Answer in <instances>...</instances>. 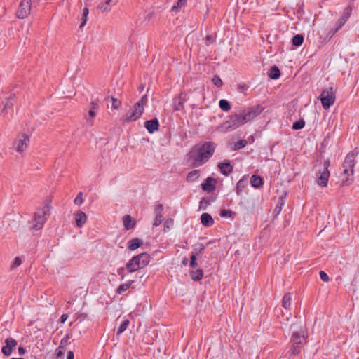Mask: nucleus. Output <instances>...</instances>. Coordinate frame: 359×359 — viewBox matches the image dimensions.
Returning a JSON list of instances; mask_svg holds the SVG:
<instances>
[{
  "instance_id": "a878e982",
  "label": "nucleus",
  "mask_w": 359,
  "mask_h": 359,
  "mask_svg": "<svg viewBox=\"0 0 359 359\" xmlns=\"http://www.w3.org/2000/svg\"><path fill=\"white\" fill-rule=\"evenodd\" d=\"M268 76L272 79H277L280 76V71L276 65L272 66L268 72Z\"/></svg>"
},
{
  "instance_id": "79ce46f5",
  "label": "nucleus",
  "mask_w": 359,
  "mask_h": 359,
  "mask_svg": "<svg viewBox=\"0 0 359 359\" xmlns=\"http://www.w3.org/2000/svg\"><path fill=\"white\" fill-rule=\"evenodd\" d=\"M351 11H352L351 7H350V6L346 7L344 10L343 15L341 18H342L343 19H344L345 20L347 21V20L348 19V18L351 15Z\"/></svg>"
},
{
  "instance_id": "e2e57ef3",
  "label": "nucleus",
  "mask_w": 359,
  "mask_h": 359,
  "mask_svg": "<svg viewBox=\"0 0 359 359\" xmlns=\"http://www.w3.org/2000/svg\"><path fill=\"white\" fill-rule=\"evenodd\" d=\"M68 318L67 314H62L60 317V323H64Z\"/></svg>"
},
{
  "instance_id": "bf43d9fd",
  "label": "nucleus",
  "mask_w": 359,
  "mask_h": 359,
  "mask_svg": "<svg viewBox=\"0 0 359 359\" xmlns=\"http://www.w3.org/2000/svg\"><path fill=\"white\" fill-rule=\"evenodd\" d=\"M125 269L126 268H123V267H121V268H119L117 270V273L119 276H121V278L123 279L124 278V275H123V272L125 271Z\"/></svg>"
},
{
  "instance_id": "cd10ccee",
  "label": "nucleus",
  "mask_w": 359,
  "mask_h": 359,
  "mask_svg": "<svg viewBox=\"0 0 359 359\" xmlns=\"http://www.w3.org/2000/svg\"><path fill=\"white\" fill-rule=\"evenodd\" d=\"M215 197L210 196V198L206 197H203L201 198L199 204V209L205 210L208 205H210L211 202L215 201Z\"/></svg>"
},
{
  "instance_id": "3c124183",
  "label": "nucleus",
  "mask_w": 359,
  "mask_h": 359,
  "mask_svg": "<svg viewBox=\"0 0 359 359\" xmlns=\"http://www.w3.org/2000/svg\"><path fill=\"white\" fill-rule=\"evenodd\" d=\"M163 220V215L161 214H156V218L154 222V226H159Z\"/></svg>"
},
{
  "instance_id": "f257e3e1",
  "label": "nucleus",
  "mask_w": 359,
  "mask_h": 359,
  "mask_svg": "<svg viewBox=\"0 0 359 359\" xmlns=\"http://www.w3.org/2000/svg\"><path fill=\"white\" fill-rule=\"evenodd\" d=\"M216 144L205 142L198 148L192 149L190 154L193 158V167H198L206 163L213 155Z\"/></svg>"
},
{
  "instance_id": "5701e85b",
  "label": "nucleus",
  "mask_w": 359,
  "mask_h": 359,
  "mask_svg": "<svg viewBox=\"0 0 359 359\" xmlns=\"http://www.w3.org/2000/svg\"><path fill=\"white\" fill-rule=\"evenodd\" d=\"M76 224L78 227H81L87 219L86 215L82 211H78L75 215Z\"/></svg>"
},
{
  "instance_id": "864d4df0",
  "label": "nucleus",
  "mask_w": 359,
  "mask_h": 359,
  "mask_svg": "<svg viewBox=\"0 0 359 359\" xmlns=\"http://www.w3.org/2000/svg\"><path fill=\"white\" fill-rule=\"evenodd\" d=\"M320 279L324 282L329 281V276L328 275L323 271H320L319 273Z\"/></svg>"
},
{
  "instance_id": "6e6552de",
  "label": "nucleus",
  "mask_w": 359,
  "mask_h": 359,
  "mask_svg": "<svg viewBox=\"0 0 359 359\" xmlns=\"http://www.w3.org/2000/svg\"><path fill=\"white\" fill-rule=\"evenodd\" d=\"M144 109V107L140 106L139 103H135L133 107L126 112L123 121L126 122L137 121L143 114Z\"/></svg>"
},
{
  "instance_id": "9d476101",
  "label": "nucleus",
  "mask_w": 359,
  "mask_h": 359,
  "mask_svg": "<svg viewBox=\"0 0 359 359\" xmlns=\"http://www.w3.org/2000/svg\"><path fill=\"white\" fill-rule=\"evenodd\" d=\"M263 110L264 107L260 104L249 107L247 111L243 110L241 112L242 115L243 116V120H245V123L250 120H252L253 118L259 116L263 111Z\"/></svg>"
},
{
  "instance_id": "f704fd0d",
  "label": "nucleus",
  "mask_w": 359,
  "mask_h": 359,
  "mask_svg": "<svg viewBox=\"0 0 359 359\" xmlns=\"http://www.w3.org/2000/svg\"><path fill=\"white\" fill-rule=\"evenodd\" d=\"M304 38L302 34H297L293 36L292 39V43L294 46H300L304 42Z\"/></svg>"
},
{
  "instance_id": "0eeeda50",
  "label": "nucleus",
  "mask_w": 359,
  "mask_h": 359,
  "mask_svg": "<svg viewBox=\"0 0 359 359\" xmlns=\"http://www.w3.org/2000/svg\"><path fill=\"white\" fill-rule=\"evenodd\" d=\"M306 339V334H297V331L292 334L290 343L292 344L291 351L292 355L299 354L301 351L303 341Z\"/></svg>"
},
{
  "instance_id": "4be33fe9",
  "label": "nucleus",
  "mask_w": 359,
  "mask_h": 359,
  "mask_svg": "<svg viewBox=\"0 0 359 359\" xmlns=\"http://www.w3.org/2000/svg\"><path fill=\"white\" fill-rule=\"evenodd\" d=\"M201 222L205 227L212 226L214 224V219L209 213H203L201 216Z\"/></svg>"
},
{
  "instance_id": "774afa93",
  "label": "nucleus",
  "mask_w": 359,
  "mask_h": 359,
  "mask_svg": "<svg viewBox=\"0 0 359 359\" xmlns=\"http://www.w3.org/2000/svg\"><path fill=\"white\" fill-rule=\"evenodd\" d=\"M182 263H183L184 264H187V259L186 258H185V259H184V260H183Z\"/></svg>"
},
{
  "instance_id": "c03bdc74",
  "label": "nucleus",
  "mask_w": 359,
  "mask_h": 359,
  "mask_svg": "<svg viewBox=\"0 0 359 359\" xmlns=\"http://www.w3.org/2000/svg\"><path fill=\"white\" fill-rule=\"evenodd\" d=\"M74 203L80 206L83 203V193L79 192L74 201Z\"/></svg>"
},
{
  "instance_id": "603ef678",
  "label": "nucleus",
  "mask_w": 359,
  "mask_h": 359,
  "mask_svg": "<svg viewBox=\"0 0 359 359\" xmlns=\"http://www.w3.org/2000/svg\"><path fill=\"white\" fill-rule=\"evenodd\" d=\"M190 266L192 268H196L197 266L196 255L195 254H192L191 256Z\"/></svg>"
},
{
  "instance_id": "58836bf2",
  "label": "nucleus",
  "mask_w": 359,
  "mask_h": 359,
  "mask_svg": "<svg viewBox=\"0 0 359 359\" xmlns=\"http://www.w3.org/2000/svg\"><path fill=\"white\" fill-rule=\"evenodd\" d=\"M88 13H89V10H88V7H85L83 10V14H82V18H81V25H80V28H82L84 27V25H86V22H87V19H88Z\"/></svg>"
},
{
  "instance_id": "4d7b16f0",
  "label": "nucleus",
  "mask_w": 359,
  "mask_h": 359,
  "mask_svg": "<svg viewBox=\"0 0 359 359\" xmlns=\"http://www.w3.org/2000/svg\"><path fill=\"white\" fill-rule=\"evenodd\" d=\"M163 205L162 204H158L156 206L155 211H156V214H161V211L163 210Z\"/></svg>"
},
{
  "instance_id": "6ab92c4d",
  "label": "nucleus",
  "mask_w": 359,
  "mask_h": 359,
  "mask_svg": "<svg viewBox=\"0 0 359 359\" xmlns=\"http://www.w3.org/2000/svg\"><path fill=\"white\" fill-rule=\"evenodd\" d=\"M217 167L219 168L221 172L225 176H228L233 172V166L228 160L219 163Z\"/></svg>"
},
{
  "instance_id": "423d86ee",
  "label": "nucleus",
  "mask_w": 359,
  "mask_h": 359,
  "mask_svg": "<svg viewBox=\"0 0 359 359\" xmlns=\"http://www.w3.org/2000/svg\"><path fill=\"white\" fill-rule=\"evenodd\" d=\"M319 99L321 101L322 105L324 109H329L335 101V95L332 87L325 88L321 93Z\"/></svg>"
},
{
  "instance_id": "c9c22d12",
  "label": "nucleus",
  "mask_w": 359,
  "mask_h": 359,
  "mask_svg": "<svg viewBox=\"0 0 359 359\" xmlns=\"http://www.w3.org/2000/svg\"><path fill=\"white\" fill-rule=\"evenodd\" d=\"M346 22V20L340 18L337 22L336 27L333 30L330 31L328 35H330V37L332 36L345 24Z\"/></svg>"
},
{
  "instance_id": "0e129e2a",
  "label": "nucleus",
  "mask_w": 359,
  "mask_h": 359,
  "mask_svg": "<svg viewBox=\"0 0 359 359\" xmlns=\"http://www.w3.org/2000/svg\"><path fill=\"white\" fill-rule=\"evenodd\" d=\"M173 220L170 219V220H167L164 224V229L165 230L166 228L169 229V224L172 223Z\"/></svg>"
},
{
  "instance_id": "9b49d317",
  "label": "nucleus",
  "mask_w": 359,
  "mask_h": 359,
  "mask_svg": "<svg viewBox=\"0 0 359 359\" xmlns=\"http://www.w3.org/2000/svg\"><path fill=\"white\" fill-rule=\"evenodd\" d=\"M31 9V0H22L16 12L17 18L19 19L26 18L30 14Z\"/></svg>"
},
{
  "instance_id": "72a5a7b5",
  "label": "nucleus",
  "mask_w": 359,
  "mask_h": 359,
  "mask_svg": "<svg viewBox=\"0 0 359 359\" xmlns=\"http://www.w3.org/2000/svg\"><path fill=\"white\" fill-rule=\"evenodd\" d=\"M190 274L192 280H194V281H199L203 277V271L201 269L191 271Z\"/></svg>"
},
{
  "instance_id": "e433bc0d",
  "label": "nucleus",
  "mask_w": 359,
  "mask_h": 359,
  "mask_svg": "<svg viewBox=\"0 0 359 359\" xmlns=\"http://www.w3.org/2000/svg\"><path fill=\"white\" fill-rule=\"evenodd\" d=\"M130 324V320L128 319L124 320L122 323L120 325L116 334L120 336L128 327Z\"/></svg>"
},
{
  "instance_id": "20e7f679",
  "label": "nucleus",
  "mask_w": 359,
  "mask_h": 359,
  "mask_svg": "<svg viewBox=\"0 0 359 359\" xmlns=\"http://www.w3.org/2000/svg\"><path fill=\"white\" fill-rule=\"evenodd\" d=\"M243 119V116L241 112L239 114H233L229 116L228 120L224 121L219 126V129L221 131L224 133L232 131L245 123V120Z\"/></svg>"
},
{
  "instance_id": "f3484780",
  "label": "nucleus",
  "mask_w": 359,
  "mask_h": 359,
  "mask_svg": "<svg viewBox=\"0 0 359 359\" xmlns=\"http://www.w3.org/2000/svg\"><path fill=\"white\" fill-rule=\"evenodd\" d=\"M15 103V95H11L3 102L4 107L0 113V115L5 116L8 113V110L11 109Z\"/></svg>"
},
{
  "instance_id": "bb28decb",
  "label": "nucleus",
  "mask_w": 359,
  "mask_h": 359,
  "mask_svg": "<svg viewBox=\"0 0 359 359\" xmlns=\"http://www.w3.org/2000/svg\"><path fill=\"white\" fill-rule=\"evenodd\" d=\"M250 183L253 187L260 188L262 187L264 181L261 177L256 175H253L251 177Z\"/></svg>"
},
{
  "instance_id": "a211bd4d",
  "label": "nucleus",
  "mask_w": 359,
  "mask_h": 359,
  "mask_svg": "<svg viewBox=\"0 0 359 359\" xmlns=\"http://www.w3.org/2000/svg\"><path fill=\"white\" fill-rule=\"evenodd\" d=\"M216 182L215 179L212 177H208L206 180L201 184V188L203 191H207L208 192H212L215 190L216 187L215 183Z\"/></svg>"
},
{
  "instance_id": "4468645a",
  "label": "nucleus",
  "mask_w": 359,
  "mask_h": 359,
  "mask_svg": "<svg viewBox=\"0 0 359 359\" xmlns=\"http://www.w3.org/2000/svg\"><path fill=\"white\" fill-rule=\"evenodd\" d=\"M316 175L318 177L317 184L322 187H327L330 177L329 170L327 168H323V170H320Z\"/></svg>"
},
{
  "instance_id": "c85d7f7f",
  "label": "nucleus",
  "mask_w": 359,
  "mask_h": 359,
  "mask_svg": "<svg viewBox=\"0 0 359 359\" xmlns=\"http://www.w3.org/2000/svg\"><path fill=\"white\" fill-rule=\"evenodd\" d=\"M291 294L287 293L285 294L282 299V307H283L285 310L289 311L290 305H291Z\"/></svg>"
},
{
  "instance_id": "ddd939ff",
  "label": "nucleus",
  "mask_w": 359,
  "mask_h": 359,
  "mask_svg": "<svg viewBox=\"0 0 359 359\" xmlns=\"http://www.w3.org/2000/svg\"><path fill=\"white\" fill-rule=\"evenodd\" d=\"M5 345L1 348V352L5 356H10L13 349L16 347L18 345L17 341L12 338V337H8L5 339Z\"/></svg>"
},
{
  "instance_id": "09e8293b",
  "label": "nucleus",
  "mask_w": 359,
  "mask_h": 359,
  "mask_svg": "<svg viewBox=\"0 0 359 359\" xmlns=\"http://www.w3.org/2000/svg\"><path fill=\"white\" fill-rule=\"evenodd\" d=\"M205 251V246L203 244H199L198 248H195L194 252L196 255H200Z\"/></svg>"
},
{
  "instance_id": "b1692460",
  "label": "nucleus",
  "mask_w": 359,
  "mask_h": 359,
  "mask_svg": "<svg viewBox=\"0 0 359 359\" xmlns=\"http://www.w3.org/2000/svg\"><path fill=\"white\" fill-rule=\"evenodd\" d=\"M123 223L124 228L126 230L132 229L135 226V222L132 219L131 216L129 215H126L123 216Z\"/></svg>"
},
{
  "instance_id": "a18cd8bd",
  "label": "nucleus",
  "mask_w": 359,
  "mask_h": 359,
  "mask_svg": "<svg viewBox=\"0 0 359 359\" xmlns=\"http://www.w3.org/2000/svg\"><path fill=\"white\" fill-rule=\"evenodd\" d=\"M212 83L217 87H221L223 85V82L219 76H214L212 79Z\"/></svg>"
},
{
  "instance_id": "7c9ffc66",
  "label": "nucleus",
  "mask_w": 359,
  "mask_h": 359,
  "mask_svg": "<svg viewBox=\"0 0 359 359\" xmlns=\"http://www.w3.org/2000/svg\"><path fill=\"white\" fill-rule=\"evenodd\" d=\"M200 176V171L198 170H194L189 172L187 175V181L189 182H193L196 181Z\"/></svg>"
},
{
  "instance_id": "412c9836",
  "label": "nucleus",
  "mask_w": 359,
  "mask_h": 359,
  "mask_svg": "<svg viewBox=\"0 0 359 359\" xmlns=\"http://www.w3.org/2000/svg\"><path fill=\"white\" fill-rule=\"evenodd\" d=\"M118 0H106L104 2L100 3L97 6V8L102 12L109 11L111 6H114L117 4Z\"/></svg>"
},
{
  "instance_id": "69168bd1",
  "label": "nucleus",
  "mask_w": 359,
  "mask_h": 359,
  "mask_svg": "<svg viewBox=\"0 0 359 359\" xmlns=\"http://www.w3.org/2000/svg\"><path fill=\"white\" fill-rule=\"evenodd\" d=\"M323 166H324L323 168H327L328 170V167L330 166V161L329 160L325 161L323 163Z\"/></svg>"
},
{
  "instance_id": "49530a36",
  "label": "nucleus",
  "mask_w": 359,
  "mask_h": 359,
  "mask_svg": "<svg viewBox=\"0 0 359 359\" xmlns=\"http://www.w3.org/2000/svg\"><path fill=\"white\" fill-rule=\"evenodd\" d=\"M22 264V260L20 259V257H16L13 263L11 264V269H14L15 268H17L18 266H19L20 264Z\"/></svg>"
},
{
  "instance_id": "338daca9",
  "label": "nucleus",
  "mask_w": 359,
  "mask_h": 359,
  "mask_svg": "<svg viewBox=\"0 0 359 359\" xmlns=\"http://www.w3.org/2000/svg\"><path fill=\"white\" fill-rule=\"evenodd\" d=\"M179 9L180 8L177 5H174L171 8L172 11L175 13H177L179 11Z\"/></svg>"
},
{
  "instance_id": "1a4fd4ad",
  "label": "nucleus",
  "mask_w": 359,
  "mask_h": 359,
  "mask_svg": "<svg viewBox=\"0 0 359 359\" xmlns=\"http://www.w3.org/2000/svg\"><path fill=\"white\" fill-rule=\"evenodd\" d=\"M29 144V137L25 134H19L13 143V147L16 151L19 153L23 152Z\"/></svg>"
},
{
  "instance_id": "37998d69",
  "label": "nucleus",
  "mask_w": 359,
  "mask_h": 359,
  "mask_svg": "<svg viewBox=\"0 0 359 359\" xmlns=\"http://www.w3.org/2000/svg\"><path fill=\"white\" fill-rule=\"evenodd\" d=\"M234 214V212L233 211H231V210H226V209H222L221 211H220V213H219V215L222 217H231Z\"/></svg>"
},
{
  "instance_id": "8fccbe9b",
  "label": "nucleus",
  "mask_w": 359,
  "mask_h": 359,
  "mask_svg": "<svg viewBox=\"0 0 359 359\" xmlns=\"http://www.w3.org/2000/svg\"><path fill=\"white\" fill-rule=\"evenodd\" d=\"M68 342H69V336L67 334L64 338H62L61 339L58 348L64 350L65 346L68 344Z\"/></svg>"
},
{
  "instance_id": "4c0bfd02",
  "label": "nucleus",
  "mask_w": 359,
  "mask_h": 359,
  "mask_svg": "<svg viewBox=\"0 0 359 359\" xmlns=\"http://www.w3.org/2000/svg\"><path fill=\"white\" fill-rule=\"evenodd\" d=\"M219 106L220 109L224 111H228L231 109V105L229 102L224 99H222L219 102Z\"/></svg>"
},
{
  "instance_id": "2eb2a0df",
  "label": "nucleus",
  "mask_w": 359,
  "mask_h": 359,
  "mask_svg": "<svg viewBox=\"0 0 359 359\" xmlns=\"http://www.w3.org/2000/svg\"><path fill=\"white\" fill-rule=\"evenodd\" d=\"M187 101L186 96L180 93L173 98V109L175 111H182L184 109V104Z\"/></svg>"
},
{
  "instance_id": "dca6fc26",
  "label": "nucleus",
  "mask_w": 359,
  "mask_h": 359,
  "mask_svg": "<svg viewBox=\"0 0 359 359\" xmlns=\"http://www.w3.org/2000/svg\"><path fill=\"white\" fill-rule=\"evenodd\" d=\"M275 312L277 318L279 319L280 323L283 325H287V323L289 321L292 316L291 313L289 311H287L286 313H284L281 308H276Z\"/></svg>"
},
{
  "instance_id": "6e6d98bb",
  "label": "nucleus",
  "mask_w": 359,
  "mask_h": 359,
  "mask_svg": "<svg viewBox=\"0 0 359 359\" xmlns=\"http://www.w3.org/2000/svg\"><path fill=\"white\" fill-rule=\"evenodd\" d=\"M187 4V0H178L177 2V6L180 8L184 7Z\"/></svg>"
},
{
  "instance_id": "680f3d73",
  "label": "nucleus",
  "mask_w": 359,
  "mask_h": 359,
  "mask_svg": "<svg viewBox=\"0 0 359 359\" xmlns=\"http://www.w3.org/2000/svg\"><path fill=\"white\" fill-rule=\"evenodd\" d=\"M74 352L72 351H68L67 359H74Z\"/></svg>"
},
{
  "instance_id": "c756f323",
  "label": "nucleus",
  "mask_w": 359,
  "mask_h": 359,
  "mask_svg": "<svg viewBox=\"0 0 359 359\" xmlns=\"http://www.w3.org/2000/svg\"><path fill=\"white\" fill-rule=\"evenodd\" d=\"M290 330H292V334L297 331V334H305V331L303 329L300 322H296L290 325Z\"/></svg>"
},
{
  "instance_id": "393cba45",
  "label": "nucleus",
  "mask_w": 359,
  "mask_h": 359,
  "mask_svg": "<svg viewBox=\"0 0 359 359\" xmlns=\"http://www.w3.org/2000/svg\"><path fill=\"white\" fill-rule=\"evenodd\" d=\"M142 245L143 241L141 239L138 238H132L128 242V249L129 250H135Z\"/></svg>"
},
{
  "instance_id": "473e14b6",
  "label": "nucleus",
  "mask_w": 359,
  "mask_h": 359,
  "mask_svg": "<svg viewBox=\"0 0 359 359\" xmlns=\"http://www.w3.org/2000/svg\"><path fill=\"white\" fill-rule=\"evenodd\" d=\"M133 283V280H130L128 283L121 284L116 289V293L118 294H121L125 291L128 290Z\"/></svg>"
},
{
  "instance_id": "f8f14e48",
  "label": "nucleus",
  "mask_w": 359,
  "mask_h": 359,
  "mask_svg": "<svg viewBox=\"0 0 359 359\" xmlns=\"http://www.w3.org/2000/svg\"><path fill=\"white\" fill-rule=\"evenodd\" d=\"M98 109H99L98 100H93L90 103V109H89L88 113V117L86 116V123L88 126H92L93 125V123H94L93 118L96 116Z\"/></svg>"
},
{
  "instance_id": "f03ea898",
  "label": "nucleus",
  "mask_w": 359,
  "mask_h": 359,
  "mask_svg": "<svg viewBox=\"0 0 359 359\" xmlns=\"http://www.w3.org/2000/svg\"><path fill=\"white\" fill-rule=\"evenodd\" d=\"M356 149L350 151L346 156L343 163V186H348L353 182L354 167L355 165V158L358 154Z\"/></svg>"
},
{
  "instance_id": "a19ab883",
  "label": "nucleus",
  "mask_w": 359,
  "mask_h": 359,
  "mask_svg": "<svg viewBox=\"0 0 359 359\" xmlns=\"http://www.w3.org/2000/svg\"><path fill=\"white\" fill-rule=\"evenodd\" d=\"M305 126V121L303 119H300L297 121H295L292 125V129L297 130L303 128Z\"/></svg>"
},
{
  "instance_id": "052dcab7",
  "label": "nucleus",
  "mask_w": 359,
  "mask_h": 359,
  "mask_svg": "<svg viewBox=\"0 0 359 359\" xmlns=\"http://www.w3.org/2000/svg\"><path fill=\"white\" fill-rule=\"evenodd\" d=\"M26 353V350L25 349V348L22 347V346H20L18 348V353L20 355H25Z\"/></svg>"
},
{
  "instance_id": "39448f33",
  "label": "nucleus",
  "mask_w": 359,
  "mask_h": 359,
  "mask_svg": "<svg viewBox=\"0 0 359 359\" xmlns=\"http://www.w3.org/2000/svg\"><path fill=\"white\" fill-rule=\"evenodd\" d=\"M50 212L49 205H45L41 209H39L34 214L35 224L33 225L32 229L34 230H39L42 229L43 224L47 220V215Z\"/></svg>"
},
{
  "instance_id": "5fc2aeb1",
  "label": "nucleus",
  "mask_w": 359,
  "mask_h": 359,
  "mask_svg": "<svg viewBox=\"0 0 359 359\" xmlns=\"http://www.w3.org/2000/svg\"><path fill=\"white\" fill-rule=\"evenodd\" d=\"M147 95H143L141 99L137 102L136 103H139L140 106H142V107H144V105L147 104Z\"/></svg>"
},
{
  "instance_id": "aec40b11",
  "label": "nucleus",
  "mask_w": 359,
  "mask_h": 359,
  "mask_svg": "<svg viewBox=\"0 0 359 359\" xmlns=\"http://www.w3.org/2000/svg\"><path fill=\"white\" fill-rule=\"evenodd\" d=\"M144 127L149 133H154L155 131H157L159 128V122L158 118H154L151 120L147 121L144 123Z\"/></svg>"
},
{
  "instance_id": "de8ad7c7",
  "label": "nucleus",
  "mask_w": 359,
  "mask_h": 359,
  "mask_svg": "<svg viewBox=\"0 0 359 359\" xmlns=\"http://www.w3.org/2000/svg\"><path fill=\"white\" fill-rule=\"evenodd\" d=\"M111 99L112 100V107L114 109H118L121 106V102L119 100L114 98L113 97H111Z\"/></svg>"
},
{
  "instance_id": "ea45409f",
  "label": "nucleus",
  "mask_w": 359,
  "mask_h": 359,
  "mask_svg": "<svg viewBox=\"0 0 359 359\" xmlns=\"http://www.w3.org/2000/svg\"><path fill=\"white\" fill-rule=\"evenodd\" d=\"M248 142L246 140H240L235 142L233 146L234 150H238L240 149H242L245 147L247 145Z\"/></svg>"
},
{
  "instance_id": "7ed1b4c3",
  "label": "nucleus",
  "mask_w": 359,
  "mask_h": 359,
  "mask_svg": "<svg viewBox=\"0 0 359 359\" xmlns=\"http://www.w3.org/2000/svg\"><path fill=\"white\" fill-rule=\"evenodd\" d=\"M151 256L147 252H143L133 257L126 264V269L133 273L145 267L150 262Z\"/></svg>"
},
{
  "instance_id": "13d9d810",
  "label": "nucleus",
  "mask_w": 359,
  "mask_h": 359,
  "mask_svg": "<svg viewBox=\"0 0 359 359\" xmlns=\"http://www.w3.org/2000/svg\"><path fill=\"white\" fill-rule=\"evenodd\" d=\"M64 351L62 349L57 348L56 350V356L55 358H60L62 355H63Z\"/></svg>"
},
{
  "instance_id": "2f4dec72",
  "label": "nucleus",
  "mask_w": 359,
  "mask_h": 359,
  "mask_svg": "<svg viewBox=\"0 0 359 359\" xmlns=\"http://www.w3.org/2000/svg\"><path fill=\"white\" fill-rule=\"evenodd\" d=\"M248 181L246 179H241L236 184V194L240 196L243 191V189L247 186Z\"/></svg>"
}]
</instances>
